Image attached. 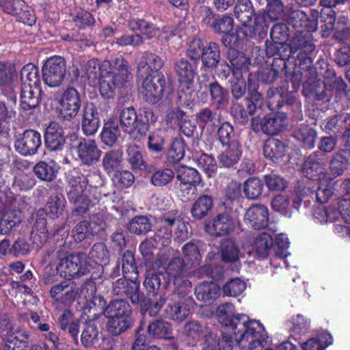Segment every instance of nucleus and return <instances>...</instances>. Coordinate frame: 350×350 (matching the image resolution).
<instances>
[{
  "label": "nucleus",
  "instance_id": "f257e3e1",
  "mask_svg": "<svg viewBox=\"0 0 350 350\" xmlns=\"http://www.w3.org/2000/svg\"><path fill=\"white\" fill-rule=\"evenodd\" d=\"M217 317L224 327V332L233 336L237 344L250 340V350H260L266 345L267 334L263 325L259 321L250 319L246 314L236 312L232 304L219 305Z\"/></svg>",
  "mask_w": 350,
  "mask_h": 350
},
{
  "label": "nucleus",
  "instance_id": "f03ea898",
  "mask_svg": "<svg viewBox=\"0 0 350 350\" xmlns=\"http://www.w3.org/2000/svg\"><path fill=\"white\" fill-rule=\"evenodd\" d=\"M267 107L271 111L261 120L252 118L251 126L254 131L262 132L267 135H277L284 130V86L270 88L267 92Z\"/></svg>",
  "mask_w": 350,
  "mask_h": 350
},
{
  "label": "nucleus",
  "instance_id": "7ed1b4c3",
  "mask_svg": "<svg viewBox=\"0 0 350 350\" xmlns=\"http://www.w3.org/2000/svg\"><path fill=\"white\" fill-rule=\"evenodd\" d=\"M271 41H265V53L273 57L271 66L261 67L257 72L258 81L272 84L284 71V23L274 24L270 30Z\"/></svg>",
  "mask_w": 350,
  "mask_h": 350
},
{
  "label": "nucleus",
  "instance_id": "20e7f679",
  "mask_svg": "<svg viewBox=\"0 0 350 350\" xmlns=\"http://www.w3.org/2000/svg\"><path fill=\"white\" fill-rule=\"evenodd\" d=\"M106 75L100 84V94L104 99H112L116 96V90L122 88L132 79L128 61L119 56L111 61H104Z\"/></svg>",
  "mask_w": 350,
  "mask_h": 350
},
{
  "label": "nucleus",
  "instance_id": "39448f33",
  "mask_svg": "<svg viewBox=\"0 0 350 350\" xmlns=\"http://www.w3.org/2000/svg\"><path fill=\"white\" fill-rule=\"evenodd\" d=\"M197 59L181 57L174 62V71L178 83V98L189 109L193 106L195 78L198 75Z\"/></svg>",
  "mask_w": 350,
  "mask_h": 350
},
{
  "label": "nucleus",
  "instance_id": "423d86ee",
  "mask_svg": "<svg viewBox=\"0 0 350 350\" xmlns=\"http://www.w3.org/2000/svg\"><path fill=\"white\" fill-rule=\"evenodd\" d=\"M341 77H336L333 70L327 69L324 74V81L321 79L309 81L304 85V94L312 99L329 100L336 94L337 96H350V89Z\"/></svg>",
  "mask_w": 350,
  "mask_h": 350
},
{
  "label": "nucleus",
  "instance_id": "0eeeda50",
  "mask_svg": "<svg viewBox=\"0 0 350 350\" xmlns=\"http://www.w3.org/2000/svg\"><path fill=\"white\" fill-rule=\"evenodd\" d=\"M157 116L150 107H141L137 111L133 107L124 108L120 113V126L129 134L145 135L151 124H154Z\"/></svg>",
  "mask_w": 350,
  "mask_h": 350
},
{
  "label": "nucleus",
  "instance_id": "6e6552de",
  "mask_svg": "<svg viewBox=\"0 0 350 350\" xmlns=\"http://www.w3.org/2000/svg\"><path fill=\"white\" fill-rule=\"evenodd\" d=\"M186 55L191 59L202 62V68L214 70L219 66L221 61L219 44L214 41H207L203 38H193L186 49Z\"/></svg>",
  "mask_w": 350,
  "mask_h": 350
},
{
  "label": "nucleus",
  "instance_id": "1a4fd4ad",
  "mask_svg": "<svg viewBox=\"0 0 350 350\" xmlns=\"http://www.w3.org/2000/svg\"><path fill=\"white\" fill-rule=\"evenodd\" d=\"M81 293L85 299L82 310L87 319L96 320L103 314L105 316L107 302L103 296L96 294V282L92 279H86L81 284Z\"/></svg>",
  "mask_w": 350,
  "mask_h": 350
},
{
  "label": "nucleus",
  "instance_id": "9d476101",
  "mask_svg": "<svg viewBox=\"0 0 350 350\" xmlns=\"http://www.w3.org/2000/svg\"><path fill=\"white\" fill-rule=\"evenodd\" d=\"M269 23L265 14L257 13L255 16L254 25L250 23H241L235 31L237 41L247 45L260 43L267 36Z\"/></svg>",
  "mask_w": 350,
  "mask_h": 350
},
{
  "label": "nucleus",
  "instance_id": "9b49d317",
  "mask_svg": "<svg viewBox=\"0 0 350 350\" xmlns=\"http://www.w3.org/2000/svg\"><path fill=\"white\" fill-rule=\"evenodd\" d=\"M252 250L254 256L258 260L267 258L271 250L274 252L275 259H284V234H279L273 241L269 233L262 232L255 238Z\"/></svg>",
  "mask_w": 350,
  "mask_h": 350
},
{
  "label": "nucleus",
  "instance_id": "f8f14e48",
  "mask_svg": "<svg viewBox=\"0 0 350 350\" xmlns=\"http://www.w3.org/2000/svg\"><path fill=\"white\" fill-rule=\"evenodd\" d=\"M142 94L144 100L150 104H158L165 94L169 95L173 90L171 83L167 82L163 74L144 77Z\"/></svg>",
  "mask_w": 350,
  "mask_h": 350
},
{
  "label": "nucleus",
  "instance_id": "ddd939ff",
  "mask_svg": "<svg viewBox=\"0 0 350 350\" xmlns=\"http://www.w3.org/2000/svg\"><path fill=\"white\" fill-rule=\"evenodd\" d=\"M199 13L202 18V24L215 34L228 33L233 31L234 19L231 15L214 13L209 6L206 5L199 7Z\"/></svg>",
  "mask_w": 350,
  "mask_h": 350
},
{
  "label": "nucleus",
  "instance_id": "4468645a",
  "mask_svg": "<svg viewBox=\"0 0 350 350\" xmlns=\"http://www.w3.org/2000/svg\"><path fill=\"white\" fill-rule=\"evenodd\" d=\"M57 273L65 278H77L86 275L90 271L88 257L83 252L70 253L67 260L56 267Z\"/></svg>",
  "mask_w": 350,
  "mask_h": 350
},
{
  "label": "nucleus",
  "instance_id": "2eb2a0df",
  "mask_svg": "<svg viewBox=\"0 0 350 350\" xmlns=\"http://www.w3.org/2000/svg\"><path fill=\"white\" fill-rule=\"evenodd\" d=\"M176 172V179L180 182L178 187V194L183 198L182 200H188L202 183L201 175L196 169L185 165H178Z\"/></svg>",
  "mask_w": 350,
  "mask_h": 350
},
{
  "label": "nucleus",
  "instance_id": "dca6fc26",
  "mask_svg": "<svg viewBox=\"0 0 350 350\" xmlns=\"http://www.w3.org/2000/svg\"><path fill=\"white\" fill-rule=\"evenodd\" d=\"M314 218L320 223L340 221L342 219L347 224H350V199L344 198L337 202L336 204L328 207H319L314 212Z\"/></svg>",
  "mask_w": 350,
  "mask_h": 350
},
{
  "label": "nucleus",
  "instance_id": "f3484780",
  "mask_svg": "<svg viewBox=\"0 0 350 350\" xmlns=\"http://www.w3.org/2000/svg\"><path fill=\"white\" fill-rule=\"evenodd\" d=\"M113 295L120 299H129L133 305L139 304L144 293L140 291V281L138 277L131 275L116 280L112 285Z\"/></svg>",
  "mask_w": 350,
  "mask_h": 350
},
{
  "label": "nucleus",
  "instance_id": "a211bd4d",
  "mask_svg": "<svg viewBox=\"0 0 350 350\" xmlns=\"http://www.w3.org/2000/svg\"><path fill=\"white\" fill-rule=\"evenodd\" d=\"M42 80L49 87H57L62 83L66 73V62L62 56L47 58L42 67Z\"/></svg>",
  "mask_w": 350,
  "mask_h": 350
},
{
  "label": "nucleus",
  "instance_id": "6ab92c4d",
  "mask_svg": "<svg viewBox=\"0 0 350 350\" xmlns=\"http://www.w3.org/2000/svg\"><path fill=\"white\" fill-rule=\"evenodd\" d=\"M59 103V116L71 120L78 115L82 106L81 95L75 88L67 86L62 92Z\"/></svg>",
  "mask_w": 350,
  "mask_h": 350
},
{
  "label": "nucleus",
  "instance_id": "aec40b11",
  "mask_svg": "<svg viewBox=\"0 0 350 350\" xmlns=\"http://www.w3.org/2000/svg\"><path fill=\"white\" fill-rule=\"evenodd\" d=\"M155 16L151 13H146L141 18L131 17L127 21L129 29L133 31H139L144 40H151L156 37L160 29L154 23Z\"/></svg>",
  "mask_w": 350,
  "mask_h": 350
},
{
  "label": "nucleus",
  "instance_id": "412c9836",
  "mask_svg": "<svg viewBox=\"0 0 350 350\" xmlns=\"http://www.w3.org/2000/svg\"><path fill=\"white\" fill-rule=\"evenodd\" d=\"M318 16L319 12L315 10H310L308 14L301 10H292L288 18H286V22L292 25L300 33L313 32L318 27Z\"/></svg>",
  "mask_w": 350,
  "mask_h": 350
},
{
  "label": "nucleus",
  "instance_id": "4be33fe9",
  "mask_svg": "<svg viewBox=\"0 0 350 350\" xmlns=\"http://www.w3.org/2000/svg\"><path fill=\"white\" fill-rule=\"evenodd\" d=\"M49 295L55 302L64 306H70L76 299V284L74 282L62 280L51 286Z\"/></svg>",
  "mask_w": 350,
  "mask_h": 350
},
{
  "label": "nucleus",
  "instance_id": "5701e85b",
  "mask_svg": "<svg viewBox=\"0 0 350 350\" xmlns=\"http://www.w3.org/2000/svg\"><path fill=\"white\" fill-rule=\"evenodd\" d=\"M165 61L159 55L144 51L137 64V75L142 78L147 75L163 74L160 70L164 66Z\"/></svg>",
  "mask_w": 350,
  "mask_h": 350
},
{
  "label": "nucleus",
  "instance_id": "b1692460",
  "mask_svg": "<svg viewBox=\"0 0 350 350\" xmlns=\"http://www.w3.org/2000/svg\"><path fill=\"white\" fill-rule=\"evenodd\" d=\"M205 226L211 235L218 237L228 235L232 232L235 223L232 215L227 213H221L206 223Z\"/></svg>",
  "mask_w": 350,
  "mask_h": 350
},
{
  "label": "nucleus",
  "instance_id": "393cba45",
  "mask_svg": "<svg viewBox=\"0 0 350 350\" xmlns=\"http://www.w3.org/2000/svg\"><path fill=\"white\" fill-rule=\"evenodd\" d=\"M217 136L225 151L230 153H242V146L234 133L232 125L228 122H220L217 126Z\"/></svg>",
  "mask_w": 350,
  "mask_h": 350
},
{
  "label": "nucleus",
  "instance_id": "a878e982",
  "mask_svg": "<svg viewBox=\"0 0 350 350\" xmlns=\"http://www.w3.org/2000/svg\"><path fill=\"white\" fill-rule=\"evenodd\" d=\"M269 213L267 207L260 204L250 206L245 214V222L252 228L260 230L268 226Z\"/></svg>",
  "mask_w": 350,
  "mask_h": 350
},
{
  "label": "nucleus",
  "instance_id": "bb28decb",
  "mask_svg": "<svg viewBox=\"0 0 350 350\" xmlns=\"http://www.w3.org/2000/svg\"><path fill=\"white\" fill-rule=\"evenodd\" d=\"M81 115V129L83 133L87 136L96 133L99 127L100 120L95 104L90 101L84 103Z\"/></svg>",
  "mask_w": 350,
  "mask_h": 350
},
{
  "label": "nucleus",
  "instance_id": "cd10ccee",
  "mask_svg": "<svg viewBox=\"0 0 350 350\" xmlns=\"http://www.w3.org/2000/svg\"><path fill=\"white\" fill-rule=\"evenodd\" d=\"M234 342V337L228 334L223 332L219 336L211 330L204 338L201 348L202 350H232Z\"/></svg>",
  "mask_w": 350,
  "mask_h": 350
},
{
  "label": "nucleus",
  "instance_id": "c85d7f7f",
  "mask_svg": "<svg viewBox=\"0 0 350 350\" xmlns=\"http://www.w3.org/2000/svg\"><path fill=\"white\" fill-rule=\"evenodd\" d=\"M41 145V135L33 129L25 131L23 136L14 143L15 149L18 153H36Z\"/></svg>",
  "mask_w": 350,
  "mask_h": 350
},
{
  "label": "nucleus",
  "instance_id": "c756f323",
  "mask_svg": "<svg viewBox=\"0 0 350 350\" xmlns=\"http://www.w3.org/2000/svg\"><path fill=\"white\" fill-rule=\"evenodd\" d=\"M193 304V298L187 299V301L172 299L165 310V316L174 321H183L190 314Z\"/></svg>",
  "mask_w": 350,
  "mask_h": 350
},
{
  "label": "nucleus",
  "instance_id": "7c9ffc66",
  "mask_svg": "<svg viewBox=\"0 0 350 350\" xmlns=\"http://www.w3.org/2000/svg\"><path fill=\"white\" fill-rule=\"evenodd\" d=\"M207 90L215 110L223 111L227 109L230 103V94L227 88L215 80L207 85Z\"/></svg>",
  "mask_w": 350,
  "mask_h": 350
},
{
  "label": "nucleus",
  "instance_id": "2f4dec72",
  "mask_svg": "<svg viewBox=\"0 0 350 350\" xmlns=\"http://www.w3.org/2000/svg\"><path fill=\"white\" fill-rule=\"evenodd\" d=\"M170 279L162 272H152L146 275L144 286L148 297L151 295H165L163 290L170 286Z\"/></svg>",
  "mask_w": 350,
  "mask_h": 350
},
{
  "label": "nucleus",
  "instance_id": "473e14b6",
  "mask_svg": "<svg viewBox=\"0 0 350 350\" xmlns=\"http://www.w3.org/2000/svg\"><path fill=\"white\" fill-rule=\"evenodd\" d=\"M62 133V129L57 122L49 123L44 132V145L49 151H57L62 149L65 142Z\"/></svg>",
  "mask_w": 350,
  "mask_h": 350
},
{
  "label": "nucleus",
  "instance_id": "72a5a7b5",
  "mask_svg": "<svg viewBox=\"0 0 350 350\" xmlns=\"http://www.w3.org/2000/svg\"><path fill=\"white\" fill-rule=\"evenodd\" d=\"M52 189L55 190L56 193L49 198L44 213L51 219H56L63 214L66 202L60 187L54 185L51 187V189Z\"/></svg>",
  "mask_w": 350,
  "mask_h": 350
},
{
  "label": "nucleus",
  "instance_id": "f704fd0d",
  "mask_svg": "<svg viewBox=\"0 0 350 350\" xmlns=\"http://www.w3.org/2000/svg\"><path fill=\"white\" fill-rule=\"evenodd\" d=\"M41 88L22 86L20 95V107L23 111H29L39 107L41 102Z\"/></svg>",
  "mask_w": 350,
  "mask_h": 350
},
{
  "label": "nucleus",
  "instance_id": "c9c22d12",
  "mask_svg": "<svg viewBox=\"0 0 350 350\" xmlns=\"http://www.w3.org/2000/svg\"><path fill=\"white\" fill-rule=\"evenodd\" d=\"M227 59L234 68V76L243 75L244 72H248L251 66V59L241 51L234 48H230L227 51Z\"/></svg>",
  "mask_w": 350,
  "mask_h": 350
},
{
  "label": "nucleus",
  "instance_id": "e433bc0d",
  "mask_svg": "<svg viewBox=\"0 0 350 350\" xmlns=\"http://www.w3.org/2000/svg\"><path fill=\"white\" fill-rule=\"evenodd\" d=\"M213 207V197L209 194L200 195L192 204L190 213L194 220L204 219Z\"/></svg>",
  "mask_w": 350,
  "mask_h": 350
},
{
  "label": "nucleus",
  "instance_id": "4c0bfd02",
  "mask_svg": "<svg viewBox=\"0 0 350 350\" xmlns=\"http://www.w3.org/2000/svg\"><path fill=\"white\" fill-rule=\"evenodd\" d=\"M148 335L154 339L174 340L172 325L161 319H156L149 322L147 327Z\"/></svg>",
  "mask_w": 350,
  "mask_h": 350
},
{
  "label": "nucleus",
  "instance_id": "58836bf2",
  "mask_svg": "<svg viewBox=\"0 0 350 350\" xmlns=\"http://www.w3.org/2000/svg\"><path fill=\"white\" fill-rule=\"evenodd\" d=\"M194 293L199 301L211 304L219 296L220 288L213 282H202L196 286Z\"/></svg>",
  "mask_w": 350,
  "mask_h": 350
},
{
  "label": "nucleus",
  "instance_id": "ea45409f",
  "mask_svg": "<svg viewBox=\"0 0 350 350\" xmlns=\"http://www.w3.org/2000/svg\"><path fill=\"white\" fill-rule=\"evenodd\" d=\"M86 79L90 85H94L96 83H99V89L106 74V66H104V62L100 64L98 59H92L85 62Z\"/></svg>",
  "mask_w": 350,
  "mask_h": 350
},
{
  "label": "nucleus",
  "instance_id": "a19ab883",
  "mask_svg": "<svg viewBox=\"0 0 350 350\" xmlns=\"http://www.w3.org/2000/svg\"><path fill=\"white\" fill-rule=\"evenodd\" d=\"M105 317L107 319L133 317V309L130 304L125 299H113L108 304Z\"/></svg>",
  "mask_w": 350,
  "mask_h": 350
},
{
  "label": "nucleus",
  "instance_id": "79ce46f5",
  "mask_svg": "<svg viewBox=\"0 0 350 350\" xmlns=\"http://www.w3.org/2000/svg\"><path fill=\"white\" fill-rule=\"evenodd\" d=\"M165 302V295H151L150 297L147 296V297L144 295L141 298L139 304L144 314L148 313L150 317H155L159 314Z\"/></svg>",
  "mask_w": 350,
  "mask_h": 350
},
{
  "label": "nucleus",
  "instance_id": "37998d69",
  "mask_svg": "<svg viewBox=\"0 0 350 350\" xmlns=\"http://www.w3.org/2000/svg\"><path fill=\"white\" fill-rule=\"evenodd\" d=\"M256 75L252 72H250L247 77V87L249 91H253L250 95V97H247L245 99L247 111L249 116L254 114L257 106H260L262 100V96L257 92L258 85L255 81Z\"/></svg>",
  "mask_w": 350,
  "mask_h": 350
},
{
  "label": "nucleus",
  "instance_id": "c03bdc74",
  "mask_svg": "<svg viewBox=\"0 0 350 350\" xmlns=\"http://www.w3.org/2000/svg\"><path fill=\"white\" fill-rule=\"evenodd\" d=\"M134 323L133 317L109 318L106 323V329L111 336H118L131 329Z\"/></svg>",
  "mask_w": 350,
  "mask_h": 350
},
{
  "label": "nucleus",
  "instance_id": "a18cd8bd",
  "mask_svg": "<svg viewBox=\"0 0 350 350\" xmlns=\"http://www.w3.org/2000/svg\"><path fill=\"white\" fill-rule=\"evenodd\" d=\"M21 87L41 88L40 77L38 68L32 63L23 66L21 70Z\"/></svg>",
  "mask_w": 350,
  "mask_h": 350
},
{
  "label": "nucleus",
  "instance_id": "49530a36",
  "mask_svg": "<svg viewBox=\"0 0 350 350\" xmlns=\"http://www.w3.org/2000/svg\"><path fill=\"white\" fill-rule=\"evenodd\" d=\"M221 117L220 113L208 107L200 109L196 114V120L200 125L211 127L213 131L220 124Z\"/></svg>",
  "mask_w": 350,
  "mask_h": 350
},
{
  "label": "nucleus",
  "instance_id": "de8ad7c7",
  "mask_svg": "<svg viewBox=\"0 0 350 350\" xmlns=\"http://www.w3.org/2000/svg\"><path fill=\"white\" fill-rule=\"evenodd\" d=\"M94 321L87 319L83 327L81 342L85 348L94 347L98 340V329Z\"/></svg>",
  "mask_w": 350,
  "mask_h": 350
},
{
  "label": "nucleus",
  "instance_id": "09e8293b",
  "mask_svg": "<svg viewBox=\"0 0 350 350\" xmlns=\"http://www.w3.org/2000/svg\"><path fill=\"white\" fill-rule=\"evenodd\" d=\"M195 274L200 278H207L216 284L224 278L225 269L221 265L208 264L198 267Z\"/></svg>",
  "mask_w": 350,
  "mask_h": 350
},
{
  "label": "nucleus",
  "instance_id": "8fccbe9b",
  "mask_svg": "<svg viewBox=\"0 0 350 350\" xmlns=\"http://www.w3.org/2000/svg\"><path fill=\"white\" fill-rule=\"evenodd\" d=\"M152 228L150 219L143 215H135L127 224L128 230L133 234L146 235Z\"/></svg>",
  "mask_w": 350,
  "mask_h": 350
},
{
  "label": "nucleus",
  "instance_id": "3c124183",
  "mask_svg": "<svg viewBox=\"0 0 350 350\" xmlns=\"http://www.w3.org/2000/svg\"><path fill=\"white\" fill-rule=\"evenodd\" d=\"M22 221V213L19 210H10L2 215L0 220V234H7Z\"/></svg>",
  "mask_w": 350,
  "mask_h": 350
},
{
  "label": "nucleus",
  "instance_id": "603ef678",
  "mask_svg": "<svg viewBox=\"0 0 350 350\" xmlns=\"http://www.w3.org/2000/svg\"><path fill=\"white\" fill-rule=\"evenodd\" d=\"M234 16L241 23H250L252 18H255L253 4L250 0H237L234 8Z\"/></svg>",
  "mask_w": 350,
  "mask_h": 350
},
{
  "label": "nucleus",
  "instance_id": "864d4df0",
  "mask_svg": "<svg viewBox=\"0 0 350 350\" xmlns=\"http://www.w3.org/2000/svg\"><path fill=\"white\" fill-rule=\"evenodd\" d=\"M219 252L221 260L225 263H232L239 260L240 250L232 239H224L221 243Z\"/></svg>",
  "mask_w": 350,
  "mask_h": 350
},
{
  "label": "nucleus",
  "instance_id": "5fc2aeb1",
  "mask_svg": "<svg viewBox=\"0 0 350 350\" xmlns=\"http://www.w3.org/2000/svg\"><path fill=\"white\" fill-rule=\"evenodd\" d=\"M173 295L174 299L187 301V299L192 298L189 295L191 292V282L187 279L186 275L183 277H176L173 279Z\"/></svg>",
  "mask_w": 350,
  "mask_h": 350
},
{
  "label": "nucleus",
  "instance_id": "6e6d98bb",
  "mask_svg": "<svg viewBox=\"0 0 350 350\" xmlns=\"http://www.w3.org/2000/svg\"><path fill=\"white\" fill-rule=\"evenodd\" d=\"M86 178L84 176H72L69 179V189L67 196L69 202L76 201L77 199L88 196L84 193L86 188Z\"/></svg>",
  "mask_w": 350,
  "mask_h": 350
},
{
  "label": "nucleus",
  "instance_id": "4d7b16f0",
  "mask_svg": "<svg viewBox=\"0 0 350 350\" xmlns=\"http://www.w3.org/2000/svg\"><path fill=\"white\" fill-rule=\"evenodd\" d=\"M303 173L309 179L319 180L320 178H325L324 168L318 162H316L315 154H310L305 161L303 166Z\"/></svg>",
  "mask_w": 350,
  "mask_h": 350
},
{
  "label": "nucleus",
  "instance_id": "13d9d810",
  "mask_svg": "<svg viewBox=\"0 0 350 350\" xmlns=\"http://www.w3.org/2000/svg\"><path fill=\"white\" fill-rule=\"evenodd\" d=\"M165 272L167 275L166 278H169L170 282L176 277L185 276L187 273V264L181 257H174L168 262Z\"/></svg>",
  "mask_w": 350,
  "mask_h": 350
},
{
  "label": "nucleus",
  "instance_id": "bf43d9fd",
  "mask_svg": "<svg viewBox=\"0 0 350 350\" xmlns=\"http://www.w3.org/2000/svg\"><path fill=\"white\" fill-rule=\"evenodd\" d=\"M122 272L124 277L131 275L139 277L138 267L135 253L131 250L125 251L122 256Z\"/></svg>",
  "mask_w": 350,
  "mask_h": 350
},
{
  "label": "nucleus",
  "instance_id": "052dcab7",
  "mask_svg": "<svg viewBox=\"0 0 350 350\" xmlns=\"http://www.w3.org/2000/svg\"><path fill=\"white\" fill-rule=\"evenodd\" d=\"M184 329L186 336L196 342L204 339L206 334L211 331L208 327L196 321L187 322Z\"/></svg>",
  "mask_w": 350,
  "mask_h": 350
},
{
  "label": "nucleus",
  "instance_id": "680f3d73",
  "mask_svg": "<svg viewBox=\"0 0 350 350\" xmlns=\"http://www.w3.org/2000/svg\"><path fill=\"white\" fill-rule=\"evenodd\" d=\"M182 252L187 263L191 267H195L200 265L202 256L198 246L193 241L185 244L182 247Z\"/></svg>",
  "mask_w": 350,
  "mask_h": 350
},
{
  "label": "nucleus",
  "instance_id": "e2e57ef3",
  "mask_svg": "<svg viewBox=\"0 0 350 350\" xmlns=\"http://www.w3.org/2000/svg\"><path fill=\"white\" fill-rule=\"evenodd\" d=\"M332 343V336L327 332H322L317 338L308 340L302 345L304 350H325Z\"/></svg>",
  "mask_w": 350,
  "mask_h": 350
},
{
  "label": "nucleus",
  "instance_id": "0e129e2a",
  "mask_svg": "<svg viewBox=\"0 0 350 350\" xmlns=\"http://www.w3.org/2000/svg\"><path fill=\"white\" fill-rule=\"evenodd\" d=\"M90 257L96 264L103 266L109 262V252L104 243H95L89 252Z\"/></svg>",
  "mask_w": 350,
  "mask_h": 350
},
{
  "label": "nucleus",
  "instance_id": "69168bd1",
  "mask_svg": "<svg viewBox=\"0 0 350 350\" xmlns=\"http://www.w3.org/2000/svg\"><path fill=\"white\" fill-rule=\"evenodd\" d=\"M16 111L12 107H8L6 103L0 100V135L6 137L9 132V122L14 118Z\"/></svg>",
  "mask_w": 350,
  "mask_h": 350
},
{
  "label": "nucleus",
  "instance_id": "338daca9",
  "mask_svg": "<svg viewBox=\"0 0 350 350\" xmlns=\"http://www.w3.org/2000/svg\"><path fill=\"white\" fill-rule=\"evenodd\" d=\"M263 187L264 185L259 178L252 177L245 181L243 191L247 198L255 200L262 195Z\"/></svg>",
  "mask_w": 350,
  "mask_h": 350
},
{
  "label": "nucleus",
  "instance_id": "774afa93",
  "mask_svg": "<svg viewBox=\"0 0 350 350\" xmlns=\"http://www.w3.org/2000/svg\"><path fill=\"white\" fill-rule=\"evenodd\" d=\"M120 135L118 124L113 121H109L104 124L101 133L103 142L108 146H112Z\"/></svg>",
  "mask_w": 350,
  "mask_h": 350
}]
</instances>
